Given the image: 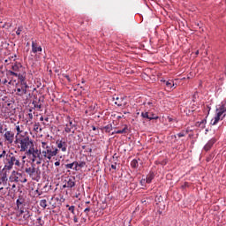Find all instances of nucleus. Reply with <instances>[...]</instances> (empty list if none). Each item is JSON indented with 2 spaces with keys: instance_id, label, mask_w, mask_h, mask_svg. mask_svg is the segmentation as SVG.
<instances>
[{
  "instance_id": "1",
  "label": "nucleus",
  "mask_w": 226,
  "mask_h": 226,
  "mask_svg": "<svg viewBox=\"0 0 226 226\" xmlns=\"http://www.w3.org/2000/svg\"><path fill=\"white\" fill-rule=\"evenodd\" d=\"M14 144L20 153H27L29 149L34 147V141L26 133L16 135Z\"/></svg>"
},
{
  "instance_id": "2",
  "label": "nucleus",
  "mask_w": 226,
  "mask_h": 226,
  "mask_svg": "<svg viewBox=\"0 0 226 226\" xmlns=\"http://www.w3.org/2000/svg\"><path fill=\"white\" fill-rule=\"evenodd\" d=\"M4 170H11L13 167H15V169H22L24 165L20 162V156L12 152L7 153L6 158L4 159Z\"/></svg>"
},
{
  "instance_id": "3",
  "label": "nucleus",
  "mask_w": 226,
  "mask_h": 226,
  "mask_svg": "<svg viewBox=\"0 0 226 226\" xmlns=\"http://www.w3.org/2000/svg\"><path fill=\"white\" fill-rule=\"evenodd\" d=\"M41 155L44 160H47L48 162H50L54 156H57V154L59 153V149L57 147H54L52 144L49 145V143L45 141L41 142Z\"/></svg>"
},
{
  "instance_id": "4",
  "label": "nucleus",
  "mask_w": 226,
  "mask_h": 226,
  "mask_svg": "<svg viewBox=\"0 0 226 226\" xmlns=\"http://www.w3.org/2000/svg\"><path fill=\"white\" fill-rule=\"evenodd\" d=\"M225 111H226V100H224L220 107L218 109H216V115L215 117L211 120L210 124L215 126L216 124H218V123L221 121H223V119H225Z\"/></svg>"
},
{
  "instance_id": "5",
  "label": "nucleus",
  "mask_w": 226,
  "mask_h": 226,
  "mask_svg": "<svg viewBox=\"0 0 226 226\" xmlns=\"http://www.w3.org/2000/svg\"><path fill=\"white\" fill-rule=\"evenodd\" d=\"M25 172L30 178H32V181L39 183L40 179H41V170H40V167H36L35 164H32L31 167L26 168Z\"/></svg>"
},
{
  "instance_id": "6",
  "label": "nucleus",
  "mask_w": 226,
  "mask_h": 226,
  "mask_svg": "<svg viewBox=\"0 0 226 226\" xmlns=\"http://www.w3.org/2000/svg\"><path fill=\"white\" fill-rule=\"evenodd\" d=\"M1 112L4 117H10L15 114V102L6 101L2 105Z\"/></svg>"
},
{
  "instance_id": "7",
  "label": "nucleus",
  "mask_w": 226,
  "mask_h": 226,
  "mask_svg": "<svg viewBox=\"0 0 226 226\" xmlns=\"http://www.w3.org/2000/svg\"><path fill=\"white\" fill-rule=\"evenodd\" d=\"M26 155L27 156L30 163H32V165H34V162H36V160H38V158L41 156V150L34 148V147H32L26 152Z\"/></svg>"
},
{
  "instance_id": "8",
  "label": "nucleus",
  "mask_w": 226,
  "mask_h": 226,
  "mask_svg": "<svg viewBox=\"0 0 226 226\" xmlns=\"http://www.w3.org/2000/svg\"><path fill=\"white\" fill-rule=\"evenodd\" d=\"M66 121H68V124H65L64 132L65 133H75V124H73V121H72V117H67Z\"/></svg>"
},
{
  "instance_id": "9",
  "label": "nucleus",
  "mask_w": 226,
  "mask_h": 226,
  "mask_svg": "<svg viewBox=\"0 0 226 226\" xmlns=\"http://www.w3.org/2000/svg\"><path fill=\"white\" fill-rule=\"evenodd\" d=\"M18 218L20 223H27L29 218L31 219V212L29 210H26L23 214H19Z\"/></svg>"
},
{
  "instance_id": "10",
  "label": "nucleus",
  "mask_w": 226,
  "mask_h": 226,
  "mask_svg": "<svg viewBox=\"0 0 226 226\" xmlns=\"http://www.w3.org/2000/svg\"><path fill=\"white\" fill-rule=\"evenodd\" d=\"M43 49L40 46L38 43V41H32V49L31 53L32 54H39L40 52H42Z\"/></svg>"
},
{
  "instance_id": "11",
  "label": "nucleus",
  "mask_w": 226,
  "mask_h": 226,
  "mask_svg": "<svg viewBox=\"0 0 226 226\" xmlns=\"http://www.w3.org/2000/svg\"><path fill=\"white\" fill-rule=\"evenodd\" d=\"M4 138L5 142H8V144H13V140L15 139V133L11 131H7L4 134Z\"/></svg>"
},
{
  "instance_id": "12",
  "label": "nucleus",
  "mask_w": 226,
  "mask_h": 226,
  "mask_svg": "<svg viewBox=\"0 0 226 226\" xmlns=\"http://www.w3.org/2000/svg\"><path fill=\"white\" fill-rule=\"evenodd\" d=\"M56 148L61 149L62 153H66L67 147H68V144L66 143V141H63L62 139H57L56 141Z\"/></svg>"
},
{
  "instance_id": "13",
  "label": "nucleus",
  "mask_w": 226,
  "mask_h": 226,
  "mask_svg": "<svg viewBox=\"0 0 226 226\" xmlns=\"http://www.w3.org/2000/svg\"><path fill=\"white\" fill-rule=\"evenodd\" d=\"M27 78V73L26 72H19L18 75L19 82L20 83V86H27V81L26 79Z\"/></svg>"
},
{
  "instance_id": "14",
  "label": "nucleus",
  "mask_w": 226,
  "mask_h": 226,
  "mask_svg": "<svg viewBox=\"0 0 226 226\" xmlns=\"http://www.w3.org/2000/svg\"><path fill=\"white\" fill-rule=\"evenodd\" d=\"M29 86L26 85V86H22L20 85L18 88H17V94L18 96H24V94H27V89H28Z\"/></svg>"
},
{
  "instance_id": "15",
  "label": "nucleus",
  "mask_w": 226,
  "mask_h": 226,
  "mask_svg": "<svg viewBox=\"0 0 226 226\" xmlns=\"http://www.w3.org/2000/svg\"><path fill=\"white\" fill-rule=\"evenodd\" d=\"M216 144V138H212L210 140L207 141V143L203 147V151H207L211 150V147Z\"/></svg>"
},
{
  "instance_id": "16",
  "label": "nucleus",
  "mask_w": 226,
  "mask_h": 226,
  "mask_svg": "<svg viewBox=\"0 0 226 226\" xmlns=\"http://www.w3.org/2000/svg\"><path fill=\"white\" fill-rule=\"evenodd\" d=\"M66 184L63 185V188H73L75 186V177H69Z\"/></svg>"
},
{
  "instance_id": "17",
  "label": "nucleus",
  "mask_w": 226,
  "mask_h": 226,
  "mask_svg": "<svg viewBox=\"0 0 226 226\" xmlns=\"http://www.w3.org/2000/svg\"><path fill=\"white\" fill-rule=\"evenodd\" d=\"M14 174H16V176ZM17 176H19L20 177H22V173L12 171L11 176L9 177L10 183H19V177Z\"/></svg>"
},
{
  "instance_id": "18",
  "label": "nucleus",
  "mask_w": 226,
  "mask_h": 226,
  "mask_svg": "<svg viewBox=\"0 0 226 226\" xmlns=\"http://www.w3.org/2000/svg\"><path fill=\"white\" fill-rule=\"evenodd\" d=\"M0 185L3 186H6L8 185V175L6 173H3L0 177Z\"/></svg>"
},
{
  "instance_id": "19",
  "label": "nucleus",
  "mask_w": 226,
  "mask_h": 226,
  "mask_svg": "<svg viewBox=\"0 0 226 226\" xmlns=\"http://www.w3.org/2000/svg\"><path fill=\"white\" fill-rule=\"evenodd\" d=\"M145 179H146V183H147V185H151V183L153 182V179H154V172L150 171V172L147 175V177H146Z\"/></svg>"
},
{
  "instance_id": "20",
  "label": "nucleus",
  "mask_w": 226,
  "mask_h": 226,
  "mask_svg": "<svg viewBox=\"0 0 226 226\" xmlns=\"http://www.w3.org/2000/svg\"><path fill=\"white\" fill-rule=\"evenodd\" d=\"M161 82H162L163 84H165L166 87H168L169 89H172L173 86H174V81L172 79H161Z\"/></svg>"
},
{
  "instance_id": "21",
  "label": "nucleus",
  "mask_w": 226,
  "mask_h": 226,
  "mask_svg": "<svg viewBox=\"0 0 226 226\" xmlns=\"http://www.w3.org/2000/svg\"><path fill=\"white\" fill-rule=\"evenodd\" d=\"M113 100H116L115 105H117V107H123V102H124V97H113Z\"/></svg>"
},
{
  "instance_id": "22",
  "label": "nucleus",
  "mask_w": 226,
  "mask_h": 226,
  "mask_svg": "<svg viewBox=\"0 0 226 226\" xmlns=\"http://www.w3.org/2000/svg\"><path fill=\"white\" fill-rule=\"evenodd\" d=\"M128 132V125H124V127L122 130L114 131L111 135L116 134H121V133H126Z\"/></svg>"
},
{
  "instance_id": "23",
  "label": "nucleus",
  "mask_w": 226,
  "mask_h": 226,
  "mask_svg": "<svg viewBox=\"0 0 226 226\" xmlns=\"http://www.w3.org/2000/svg\"><path fill=\"white\" fill-rule=\"evenodd\" d=\"M18 214L24 215L26 211H29V209L26 208V204L22 205L21 207H17Z\"/></svg>"
},
{
  "instance_id": "24",
  "label": "nucleus",
  "mask_w": 226,
  "mask_h": 226,
  "mask_svg": "<svg viewBox=\"0 0 226 226\" xmlns=\"http://www.w3.org/2000/svg\"><path fill=\"white\" fill-rule=\"evenodd\" d=\"M141 117H143L144 119H148L149 121H153V119H156L157 118V117H150L148 112H142L141 113Z\"/></svg>"
},
{
  "instance_id": "25",
  "label": "nucleus",
  "mask_w": 226,
  "mask_h": 226,
  "mask_svg": "<svg viewBox=\"0 0 226 226\" xmlns=\"http://www.w3.org/2000/svg\"><path fill=\"white\" fill-rule=\"evenodd\" d=\"M207 123V120L204 118L201 121L197 122V124L200 126V128H206Z\"/></svg>"
},
{
  "instance_id": "26",
  "label": "nucleus",
  "mask_w": 226,
  "mask_h": 226,
  "mask_svg": "<svg viewBox=\"0 0 226 226\" xmlns=\"http://www.w3.org/2000/svg\"><path fill=\"white\" fill-rule=\"evenodd\" d=\"M131 167L132 169H139V161L137 159H133L132 162H131Z\"/></svg>"
},
{
  "instance_id": "27",
  "label": "nucleus",
  "mask_w": 226,
  "mask_h": 226,
  "mask_svg": "<svg viewBox=\"0 0 226 226\" xmlns=\"http://www.w3.org/2000/svg\"><path fill=\"white\" fill-rule=\"evenodd\" d=\"M102 130H105L106 133H110L113 130L112 124H109L108 125L104 126Z\"/></svg>"
},
{
  "instance_id": "28",
  "label": "nucleus",
  "mask_w": 226,
  "mask_h": 226,
  "mask_svg": "<svg viewBox=\"0 0 226 226\" xmlns=\"http://www.w3.org/2000/svg\"><path fill=\"white\" fill-rule=\"evenodd\" d=\"M33 105H34V109H38V110H40V109H41V104H39L38 102L36 101H33Z\"/></svg>"
},
{
  "instance_id": "29",
  "label": "nucleus",
  "mask_w": 226,
  "mask_h": 226,
  "mask_svg": "<svg viewBox=\"0 0 226 226\" xmlns=\"http://www.w3.org/2000/svg\"><path fill=\"white\" fill-rule=\"evenodd\" d=\"M40 206H41V207L45 209L47 207V200H40Z\"/></svg>"
},
{
  "instance_id": "30",
  "label": "nucleus",
  "mask_w": 226,
  "mask_h": 226,
  "mask_svg": "<svg viewBox=\"0 0 226 226\" xmlns=\"http://www.w3.org/2000/svg\"><path fill=\"white\" fill-rule=\"evenodd\" d=\"M16 205H17V207H20L21 206L24 205V200L23 199H18L16 200Z\"/></svg>"
},
{
  "instance_id": "31",
  "label": "nucleus",
  "mask_w": 226,
  "mask_h": 226,
  "mask_svg": "<svg viewBox=\"0 0 226 226\" xmlns=\"http://www.w3.org/2000/svg\"><path fill=\"white\" fill-rule=\"evenodd\" d=\"M44 160H45V158L43 157V155H41L35 161L36 162V165H41V162H43Z\"/></svg>"
},
{
  "instance_id": "32",
  "label": "nucleus",
  "mask_w": 226,
  "mask_h": 226,
  "mask_svg": "<svg viewBox=\"0 0 226 226\" xmlns=\"http://www.w3.org/2000/svg\"><path fill=\"white\" fill-rule=\"evenodd\" d=\"M22 31H24V26H19V27L17 28V30H16V34H17L18 36H20Z\"/></svg>"
},
{
  "instance_id": "33",
  "label": "nucleus",
  "mask_w": 226,
  "mask_h": 226,
  "mask_svg": "<svg viewBox=\"0 0 226 226\" xmlns=\"http://www.w3.org/2000/svg\"><path fill=\"white\" fill-rule=\"evenodd\" d=\"M36 223L39 226H42L45 223V222H43V220H41V217H38L37 221H36Z\"/></svg>"
},
{
  "instance_id": "34",
  "label": "nucleus",
  "mask_w": 226,
  "mask_h": 226,
  "mask_svg": "<svg viewBox=\"0 0 226 226\" xmlns=\"http://www.w3.org/2000/svg\"><path fill=\"white\" fill-rule=\"evenodd\" d=\"M8 75H12L13 77H19V72L15 71H8Z\"/></svg>"
},
{
  "instance_id": "35",
  "label": "nucleus",
  "mask_w": 226,
  "mask_h": 226,
  "mask_svg": "<svg viewBox=\"0 0 226 226\" xmlns=\"http://www.w3.org/2000/svg\"><path fill=\"white\" fill-rule=\"evenodd\" d=\"M26 116V123H30V121H33V113H28Z\"/></svg>"
},
{
  "instance_id": "36",
  "label": "nucleus",
  "mask_w": 226,
  "mask_h": 226,
  "mask_svg": "<svg viewBox=\"0 0 226 226\" xmlns=\"http://www.w3.org/2000/svg\"><path fill=\"white\" fill-rule=\"evenodd\" d=\"M16 132H17V134H16V135H18V136L22 135V134H21V133H22V131L20 130V125H17V126H16Z\"/></svg>"
},
{
  "instance_id": "37",
  "label": "nucleus",
  "mask_w": 226,
  "mask_h": 226,
  "mask_svg": "<svg viewBox=\"0 0 226 226\" xmlns=\"http://www.w3.org/2000/svg\"><path fill=\"white\" fill-rule=\"evenodd\" d=\"M8 155V154H6V150H3L2 154H0V158H6V156Z\"/></svg>"
},
{
  "instance_id": "38",
  "label": "nucleus",
  "mask_w": 226,
  "mask_h": 226,
  "mask_svg": "<svg viewBox=\"0 0 226 226\" xmlns=\"http://www.w3.org/2000/svg\"><path fill=\"white\" fill-rule=\"evenodd\" d=\"M12 72H17L19 70V64H15L11 66Z\"/></svg>"
},
{
  "instance_id": "39",
  "label": "nucleus",
  "mask_w": 226,
  "mask_h": 226,
  "mask_svg": "<svg viewBox=\"0 0 226 226\" xmlns=\"http://www.w3.org/2000/svg\"><path fill=\"white\" fill-rule=\"evenodd\" d=\"M79 169H83V167H86V162H84V161L79 162Z\"/></svg>"
},
{
  "instance_id": "40",
  "label": "nucleus",
  "mask_w": 226,
  "mask_h": 226,
  "mask_svg": "<svg viewBox=\"0 0 226 226\" xmlns=\"http://www.w3.org/2000/svg\"><path fill=\"white\" fill-rule=\"evenodd\" d=\"M147 182H146V178H142L140 181H139V185H141V186H146V184H147Z\"/></svg>"
},
{
  "instance_id": "41",
  "label": "nucleus",
  "mask_w": 226,
  "mask_h": 226,
  "mask_svg": "<svg viewBox=\"0 0 226 226\" xmlns=\"http://www.w3.org/2000/svg\"><path fill=\"white\" fill-rule=\"evenodd\" d=\"M69 211H71V213H72V215H75V206L69 207Z\"/></svg>"
},
{
  "instance_id": "42",
  "label": "nucleus",
  "mask_w": 226,
  "mask_h": 226,
  "mask_svg": "<svg viewBox=\"0 0 226 226\" xmlns=\"http://www.w3.org/2000/svg\"><path fill=\"white\" fill-rule=\"evenodd\" d=\"M73 165H74L73 162L69 163V164H65V169H73Z\"/></svg>"
},
{
  "instance_id": "43",
  "label": "nucleus",
  "mask_w": 226,
  "mask_h": 226,
  "mask_svg": "<svg viewBox=\"0 0 226 226\" xmlns=\"http://www.w3.org/2000/svg\"><path fill=\"white\" fill-rule=\"evenodd\" d=\"M0 84H8V79H0Z\"/></svg>"
},
{
  "instance_id": "44",
  "label": "nucleus",
  "mask_w": 226,
  "mask_h": 226,
  "mask_svg": "<svg viewBox=\"0 0 226 226\" xmlns=\"http://www.w3.org/2000/svg\"><path fill=\"white\" fill-rule=\"evenodd\" d=\"M111 169H113V170H117V162H114V164H111Z\"/></svg>"
},
{
  "instance_id": "45",
  "label": "nucleus",
  "mask_w": 226,
  "mask_h": 226,
  "mask_svg": "<svg viewBox=\"0 0 226 226\" xmlns=\"http://www.w3.org/2000/svg\"><path fill=\"white\" fill-rule=\"evenodd\" d=\"M19 183H27V178H26V177H21V179H19Z\"/></svg>"
},
{
  "instance_id": "46",
  "label": "nucleus",
  "mask_w": 226,
  "mask_h": 226,
  "mask_svg": "<svg viewBox=\"0 0 226 226\" xmlns=\"http://www.w3.org/2000/svg\"><path fill=\"white\" fill-rule=\"evenodd\" d=\"M177 135L179 138H181V137H185V136H186V133H185V132H178Z\"/></svg>"
},
{
  "instance_id": "47",
  "label": "nucleus",
  "mask_w": 226,
  "mask_h": 226,
  "mask_svg": "<svg viewBox=\"0 0 226 226\" xmlns=\"http://www.w3.org/2000/svg\"><path fill=\"white\" fill-rule=\"evenodd\" d=\"M89 211H91V207H87V208H85L84 213L87 214V216Z\"/></svg>"
},
{
  "instance_id": "48",
  "label": "nucleus",
  "mask_w": 226,
  "mask_h": 226,
  "mask_svg": "<svg viewBox=\"0 0 226 226\" xmlns=\"http://www.w3.org/2000/svg\"><path fill=\"white\" fill-rule=\"evenodd\" d=\"M73 163L75 165V167L73 169H74V170H77V169L79 167V162L75 161V162H73Z\"/></svg>"
},
{
  "instance_id": "49",
  "label": "nucleus",
  "mask_w": 226,
  "mask_h": 226,
  "mask_svg": "<svg viewBox=\"0 0 226 226\" xmlns=\"http://www.w3.org/2000/svg\"><path fill=\"white\" fill-rule=\"evenodd\" d=\"M73 222L74 223H79V218L77 217V215L73 216Z\"/></svg>"
},
{
  "instance_id": "50",
  "label": "nucleus",
  "mask_w": 226,
  "mask_h": 226,
  "mask_svg": "<svg viewBox=\"0 0 226 226\" xmlns=\"http://www.w3.org/2000/svg\"><path fill=\"white\" fill-rule=\"evenodd\" d=\"M86 222H87V217H81V223H86Z\"/></svg>"
},
{
  "instance_id": "51",
  "label": "nucleus",
  "mask_w": 226,
  "mask_h": 226,
  "mask_svg": "<svg viewBox=\"0 0 226 226\" xmlns=\"http://www.w3.org/2000/svg\"><path fill=\"white\" fill-rule=\"evenodd\" d=\"M59 165H61V162L56 161V162H55V167H59Z\"/></svg>"
},
{
  "instance_id": "52",
  "label": "nucleus",
  "mask_w": 226,
  "mask_h": 226,
  "mask_svg": "<svg viewBox=\"0 0 226 226\" xmlns=\"http://www.w3.org/2000/svg\"><path fill=\"white\" fill-rule=\"evenodd\" d=\"M15 188H17V185L13 184L11 187V190H13L15 192Z\"/></svg>"
},
{
  "instance_id": "53",
  "label": "nucleus",
  "mask_w": 226,
  "mask_h": 226,
  "mask_svg": "<svg viewBox=\"0 0 226 226\" xmlns=\"http://www.w3.org/2000/svg\"><path fill=\"white\" fill-rule=\"evenodd\" d=\"M0 133H3V123L0 122Z\"/></svg>"
},
{
  "instance_id": "54",
  "label": "nucleus",
  "mask_w": 226,
  "mask_h": 226,
  "mask_svg": "<svg viewBox=\"0 0 226 226\" xmlns=\"http://www.w3.org/2000/svg\"><path fill=\"white\" fill-rule=\"evenodd\" d=\"M65 79L68 80V82H71V79H70V76H68V75H65Z\"/></svg>"
},
{
  "instance_id": "55",
  "label": "nucleus",
  "mask_w": 226,
  "mask_h": 226,
  "mask_svg": "<svg viewBox=\"0 0 226 226\" xmlns=\"http://www.w3.org/2000/svg\"><path fill=\"white\" fill-rule=\"evenodd\" d=\"M92 130H93V132H96V130H97L96 126L92 125Z\"/></svg>"
},
{
  "instance_id": "56",
  "label": "nucleus",
  "mask_w": 226,
  "mask_h": 226,
  "mask_svg": "<svg viewBox=\"0 0 226 226\" xmlns=\"http://www.w3.org/2000/svg\"><path fill=\"white\" fill-rule=\"evenodd\" d=\"M150 117H157L156 119H158V116H154V114L149 115Z\"/></svg>"
},
{
  "instance_id": "57",
  "label": "nucleus",
  "mask_w": 226,
  "mask_h": 226,
  "mask_svg": "<svg viewBox=\"0 0 226 226\" xmlns=\"http://www.w3.org/2000/svg\"><path fill=\"white\" fill-rule=\"evenodd\" d=\"M27 158V156L26 155V152H25V155L22 156V160H26Z\"/></svg>"
},
{
  "instance_id": "58",
  "label": "nucleus",
  "mask_w": 226,
  "mask_h": 226,
  "mask_svg": "<svg viewBox=\"0 0 226 226\" xmlns=\"http://www.w3.org/2000/svg\"><path fill=\"white\" fill-rule=\"evenodd\" d=\"M28 114H33V109H28Z\"/></svg>"
},
{
  "instance_id": "59",
  "label": "nucleus",
  "mask_w": 226,
  "mask_h": 226,
  "mask_svg": "<svg viewBox=\"0 0 226 226\" xmlns=\"http://www.w3.org/2000/svg\"><path fill=\"white\" fill-rule=\"evenodd\" d=\"M40 121H45V118L43 117H41Z\"/></svg>"
},
{
  "instance_id": "60",
  "label": "nucleus",
  "mask_w": 226,
  "mask_h": 226,
  "mask_svg": "<svg viewBox=\"0 0 226 226\" xmlns=\"http://www.w3.org/2000/svg\"><path fill=\"white\" fill-rule=\"evenodd\" d=\"M35 192L38 193V195H41V192H40L38 190H36Z\"/></svg>"
},
{
  "instance_id": "61",
  "label": "nucleus",
  "mask_w": 226,
  "mask_h": 226,
  "mask_svg": "<svg viewBox=\"0 0 226 226\" xmlns=\"http://www.w3.org/2000/svg\"><path fill=\"white\" fill-rule=\"evenodd\" d=\"M88 153H93V148H88Z\"/></svg>"
},
{
  "instance_id": "62",
  "label": "nucleus",
  "mask_w": 226,
  "mask_h": 226,
  "mask_svg": "<svg viewBox=\"0 0 226 226\" xmlns=\"http://www.w3.org/2000/svg\"><path fill=\"white\" fill-rule=\"evenodd\" d=\"M44 121H46V123H49V117L44 118Z\"/></svg>"
},
{
  "instance_id": "63",
  "label": "nucleus",
  "mask_w": 226,
  "mask_h": 226,
  "mask_svg": "<svg viewBox=\"0 0 226 226\" xmlns=\"http://www.w3.org/2000/svg\"><path fill=\"white\" fill-rule=\"evenodd\" d=\"M72 215H73V216H79V214L75 213V211H74V214H72Z\"/></svg>"
},
{
  "instance_id": "64",
  "label": "nucleus",
  "mask_w": 226,
  "mask_h": 226,
  "mask_svg": "<svg viewBox=\"0 0 226 226\" xmlns=\"http://www.w3.org/2000/svg\"><path fill=\"white\" fill-rule=\"evenodd\" d=\"M195 54H196V56H199V50H197Z\"/></svg>"
}]
</instances>
